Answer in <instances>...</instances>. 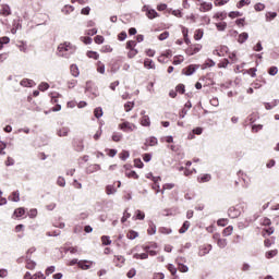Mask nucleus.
Listing matches in <instances>:
<instances>
[{
	"label": "nucleus",
	"instance_id": "f257e3e1",
	"mask_svg": "<svg viewBox=\"0 0 279 279\" xmlns=\"http://www.w3.org/2000/svg\"><path fill=\"white\" fill-rule=\"evenodd\" d=\"M57 51L60 58H69L70 56H73L75 51H77V47H75L73 44L69 41H65L58 46Z\"/></svg>",
	"mask_w": 279,
	"mask_h": 279
},
{
	"label": "nucleus",
	"instance_id": "f03ea898",
	"mask_svg": "<svg viewBox=\"0 0 279 279\" xmlns=\"http://www.w3.org/2000/svg\"><path fill=\"white\" fill-rule=\"evenodd\" d=\"M204 49V46L202 44H189L187 48L185 49L186 56H195L196 53H199Z\"/></svg>",
	"mask_w": 279,
	"mask_h": 279
},
{
	"label": "nucleus",
	"instance_id": "7ed1b4c3",
	"mask_svg": "<svg viewBox=\"0 0 279 279\" xmlns=\"http://www.w3.org/2000/svg\"><path fill=\"white\" fill-rule=\"evenodd\" d=\"M142 12H145V15L147 16V19H149L150 21H154V19H158L160 16V14L154 10L150 9L149 5L145 4L142 8Z\"/></svg>",
	"mask_w": 279,
	"mask_h": 279
},
{
	"label": "nucleus",
	"instance_id": "20e7f679",
	"mask_svg": "<svg viewBox=\"0 0 279 279\" xmlns=\"http://www.w3.org/2000/svg\"><path fill=\"white\" fill-rule=\"evenodd\" d=\"M119 130H122V132H134V130H136V124L125 121L119 124Z\"/></svg>",
	"mask_w": 279,
	"mask_h": 279
},
{
	"label": "nucleus",
	"instance_id": "39448f33",
	"mask_svg": "<svg viewBox=\"0 0 279 279\" xmlns=\"http://www.w3.org/2000/svg\"><path fill=\"white\" fill-rule=\"evenodd\" d=\"M85 90L86 93H90L93 97H99V90L96 88L95 84H93V82L90 81H87Z\"/></svg>",
	"mask_w": 279,
	"mask_h": 279
},
{
	"label": "nucleus",
	"instance_id": "423d86ee",
	"mask_svg": "<svg viewBox=\"0 0 279 279\" xmlns=\"http://www.w3.org/2000/svg\"><path fill=\"white\" fill-rule=\"evenodd\" d=\"M92 265H95V262L83 259L77 263V267H80V269H83V271H88Z\"/></svg>",
	"mask_w": 279,
	"mask_h": 279
},
{
	"label": "nucleus",
	"instance_id": "0eeeda50",
	"mask_svg": "<svg viewBox=\"0 0 279 279\" xmlns=\"http://www.w3.org/2000/svg\"><path fill=\"white\" fill-rule=\"evenodd\" d=\"M213 250V244H203L198 248V256H206V254H210Z\"/></svg>",
	"mask_w": 279,
	"mask_h": 279
},
{
	"label": "nucleus",
	"instance_id": "6e6552de",
	"mask_svg": "<svg viewBox=\"0 0 279 279\" xmlns=\"http://www.w3.org/2000/svg\"><path fill=\"white\" fill-rule=\"evenodd\" d=\"M0 16H11L12 15V9L8 4H1L0 5Z\"/></svg>",
	"mask_w": 279,
	"mask_h": 279
},
{
	"label": "nucleus",
	"instance_id": "1a4fd4ad",
	"mask_svg": "<svg viewBox=\"0 0 279 279\" xmlns=\"http://www.w3.org/2000/svg\"><path fill=\"white\" fill-rule=\"evenodd\" d=\"M228 216L231 218V219H236V217H240L241 216V210L236 209V207H230L228 209Z\"/></svg>",
	"mask_w": 279,
	"mask_h": 279
},
{
	"label": "nucleus",
	"instance_id": "9d476101",
	"mask_svg": "<svg viewBox=\"0 0 279 279\" xmlns=\"http://www.w3.org/2000/svg\"><path fill=\"white\" fill-rule=\"evenodd\" d=\"M20 84L26 88H34V86H36V82L29 78L22 80Z\"/></svg>",
	"mask_w": 279,
	"mask_h": 279
},
{
	"label": "nucleus",
	"instance_id": "9b49d317",
	"mask_svg": "<svg viewBox=\"0 0 279 279\" xmlns=\"http://www.w3.org/2000/svg\"><path fill=\"white\" fill-rule=\"evenodd\" d=\"M213 10V4L210 2H201L199 12H210Z\"/></svg>",
	"mask_w": 279,
	"mask_h": 279
},
{
	"label": "nucleus",
	"instance_id": "f8f14e48",
	"mask_svg": "<svg viewBox=\"0 0 279 279\" xmlns=\"http://www.w3.org/2000/svg\"><path fill=\"white\" fill-rule=\"evenodd\" d=\"M228 53V47L221 46L219 49L214 50V56H226Z\"/></svg>",
	"mask_w": 279,
	"mask_h": 279
},
{
	"label": "nucleus",
	"instance_id": "ddd939ff",
	"mask_svg": "<svg viewBox=\"0 0 279 279\" xmlns=\"http://www.w3.org/2000/svg\"><path fill=\"white\" fill-rule=\"evenodd\" d=\"M26 269H36V262L32 260V256H26Z\"/></svg>",
	"mask_w": 279,
	"mask_h": 279
},
{
	"label": "nucleus",
	"instance_id": "4468645a",
	"mask_svg": "<svg viewBox=\"0 0 279 279\" xmlns=\"http://www.w3.org/2000/svg\"><path fill=\"white\" fill-rule=\"evenodd\" d=\"M141 125H143V128H149V125H151V120L149 119V116L142 117Z\"/></svg>",
	"mask_w": 279,
	"mask_h": 279
},
{
	"label": "nucleus",
	"instance_id": "2eb2a0df",
	"mask_svg": "<svg viewBox=\"0 0 279 279\" xmlns=\"http://www.w3.org/2000/svg\"><path fill=\"white\" fill-rule=\"evenodd\" d=\"M69 132H71V130L66 126H63L57 131V134H58V136H61V137L69 136Z\"/></svg>",
	"mask_w": 279,
	"mask_h": 279
},
{
	"label": "nucleus",
	"instance_id": "dca6fc26",
	"mask_svg": "<svg viewBox=\"0 0 279 279\" xmlns=\"http://www.w3.org/2000/svg\"><path fill=\"white\" fill-rule=\"evenodd\" d=\"M210 66H215V61L207 59L204 64L201 65V69L204 71L206 69H210Z\"/></svg>",
	"mask_w": 279,
	"mask_h": 279
},
{
	"label": "nucleus",
	"instance_id": "f3484780",
	"mask_svg": "<svg viewBox=\"0 0 279 279\" xmlns=\"http://www.w3.org/2000/svg\"><path fill=\"white\" fill-rule=\"evenodd\" d=\"M204 38V29L198 28L194 32V40H202Z\"/></svg>",
	"mask_w": 279,
	"mask_h": 279
},
{
	"label": "nucleus",
	"instance_id": "a211bd4d",
	"mask_svg": "<svg viewBox=\"0 0 279 279\" xmlns=\"http://www.w3.org/2000/svg\"><path fill=\"white\" fill-rule=\"evenodd\" d=\"M250 38V35L247 33H241L238 36V43H240V45H243V43H245V40H247Z\"/></svg>",
	"mask_w": 279,
	"mask_h": 279
},
{
	"label": "nucleus",
	"instance_id": "6ab92c4d",
	"mask_svg": "<svg viewBox=\"0 0 279 279\" xmlns=\"http://www.w3.org/2000/svg\"><path fill=\"white\" fill-rule=\"evenodd\" d=\"M75 10V8L73 5L66 4L62 8L61 12L65 15L71 14V12H73Z\"/></svg>",
	"mask_w": 279,
	"mask_h": 279
},
{
	"label": "nucleus",
	"instance_id": "aec40b11",
	"mask_svg": "<svg viewBox=\"0 0 279 279\" xmlns=\"http://www.w3.org/2000/svg\"><path fill=\"white\" fill-rule=\"evenodd\" d=\"M250 3H252V0H240L239 2H236V8L238 10H241V8H245V5H250Z\"/></svg>",
	"mask_w": 279,
	"mask_h": 279
},
{
	"label": "nucleus",
	"instance_id": "412c9836",
	"mask_svg": "<svg viewBox=\"0 0 279 279\" xmlns=\"http://www.w3.org/2000/svg\"><path fill=\"white\" fill-rule=\"evenodd\" d=\"M189 228H191V222L184 221L183 226L179 229L180 234H184V232H186V230H189Z\"/></svg>",
	"mask_w": 279,
	"mask_h": 279
},
{
	"label": "nucleus",
	"instance_id": "4be33fe9",
	"mask_svg": "<svg viewBox=\"0 0 279 279\" xmlns=\"http://www.w3.org/2000/svg\"><path fill=\"white\" fill-rule=\"evenodd\" d=\"M138 232L134 230H130L126 234V239H130V241H134V239H137Z\"/></svg>",
	"mask_w": 279,
	"mask_h": 279
},
{
	"label": "nucleus",
	"instance_id": "5701e85b",
	"mask_svg": "<svg viewBox=\"0 0 279 279\" xmlns=\"http://www.w3.org/2000/svg\"><path fill=\"white\" fill-rule=\"evenodd\" d=\"M112 141L114 142V143H120V141L123 138V134L122 133H119V132H114L113 134H112Z\"/></svg>",
	"mask_w": 279,
	"mask_h": 279
},
{
	"label": "nucleus",
	"instance_id": "b1692460",
	"mask_svg": "<svg viewBox=\"0 0 279 279\" xmlns=\"http://www.w3.org/2000/svg\"><path fill=\"white\" fill-rule=\"evenodd\" d=\"M218 247H220V250H225V247L228 246V240L227 239H219L217 242Z\"/></svg>",
	"mask_w": 279,
	"mask_h": 279
},
{
	"label": "nucleus",
	"instance_id": "393cba45",
	"mask_svg": "<svg viewBox=\"0 0 279 279\" xmlns=\"http://www.w3.org/2000/svg\"><path fill=\"white\" fill-rule=\"evenodd\" d=\"M94 116L96 117V119H101V117H104V109H101V107H97L94 110Z\"/></svg>",
	"mask_w": 279,
	"mask_h": 279
},
{
	"label": "nucleus",
	"instance_id": "a878e982",
	"mask_svg": "<svg viewBox=\"0 0 279 279\" xmlns=\"http://www.w3.org/2000/svg\"><path fill=\"white\" fill-rule=\"evenodd\" d=\"M106 193L107 195H114V193H117V187H114V185H107Z\"/></svg>",
	"mask_w": 279,
	"mask_h": 279
},
{
	"label": "nucleus",
	"instance_id": "bb28decb",
	"mask_svg": "<svg viewBox=\"0 0 279 279\" xmlns=\"http://www.w3.org/2000/svg\"><path fill=\"white\" fill-rule=\"evenodd\" d=\"M218 32H226V27H228V23L219 22L216 24Z\"/></svg>",
	"mask_w": 279,
	"mask_h": 279
},
{
	"label": "nucleus",
	"instance_id": "cd10ccee",
	"mask_svg": "<svg viewBox=\"0 0 279 279\" xmlns=\"http://www.w3.org/2000/svg\"><path fill=\"white\" fill-rule=\"evenodd\" d=\"M144 66H145V69H156L154 61L150 59H146L144 61Z\"/></svg>",
	"mask_w": 279,
	"mask_h": 279
},
{
	"label": "nucleus",
	"instance_id": "c85d7f7f",
	"mask_svg": "<svg viewBox=\"0 0 279 279\" xmlns=\"http://www.w3.org/2000/svg\"><path fill=\"white\" fill-rule=\"evenodd\" d=\"M213 180V177L210 174H204L201 178H198V182L204 183V182H210Z\"/></svg>",
	"mask_w": 279,
	"mask_h": 279
},
{
	"label": "nucleus",
	"instance_id": "c756f323",
	"mask_svg": "<svg viewBox=\"0 0 279 279\" xmlns=\"http://www.w3.org/2000/svg\"><path fill=\"white\" fill-rule=\"evenodd\" d=\"M233 230H234V228L232 226L225 228L222 231L223 236H230V234H232Z\"/></svg>",
	"mask_w": 279,
	"mask_h": 279
},
{
	"label": "nucleus",
	"instance_id": "7c9ffc66",
	"mask_svg": "<svg viewBox=\"0 0 279 279\" xmlns=\"http://www.w3.org/2000/svg\"><path fill=\"white\" fill-rule=\"evenodd\" d=\"M230 0H214V5H216V8H221V5H226V3H229Z\"/></svg>",
	"mask_w": 279,
	"mask_h": 279
},
{
	"label": "nucleus",
	"instance_id": "2f4dec72",
	"mask_svg": "<svg viewBox=\"0 0 279 279\" xmlns=\"http://www.w3.org/2000/svg\"><path fill=\"white\" fill-rule=\"evenodd\" d=\"M174 187H175V184H173V183H166L162 186L161 193L165 194V191H171V189H174Z\"/></svg>",
	"mask_w": 279,
	"mask_h": 279
},
{
	"label": "nucleus",
	"instance_id": "473e14b6",
	"mask_svg": "<svg viewBox=\"0 0 279 279\" xmlns=\"http://www.w3.org/2000/svg\"><path fill=\"white\" fill-rule=\"evenodd\" d=\"M239 16H243V13H241L239 11H231L229 13V19H239Z\"/></svg>",
	"mask_w": 279,
	"mask_h": 279
},
{
	"label": "nucleus",
	"instance_id": "72a5a7b5",
	"mask_svg": "<svg viewBox=\"0 0 279 279\" xmlns=\"http://www.w3.org/2000/svg\"><path fill=\"white\" fill-rule=\"evenodd\" d=\"M14 215H15V217H23V215H25V208L20 207L17 209H15Z\"/></svg>",
	"mask_w": 279,
	"mask_h": 279
},
{
	"label": "nucleus",
	"instance_id": "f704fd0d",
	"mask_svg": "<svg viewBox=\"0 0 279 279\" xmlns=\"http://www.w3.org/2000/svg\"><path fill=\"white\" fill-rule=\"evenodd\" d=\"M102 245H111L112 240H110V236L108 235H102L101 236Z\"/></svg>",
	"mask_w": 279,
	"mask_h": 279
},
{
	"label": "nucleus",
	"instance_id": "c9c22d12",
	"mask_svg": "<svg viewBox=\"0 0 279 279\" xmlns=\"http://www.w3.org/2000/svg\"><path fill=\"white\" fill-rule=\"evenodd\" d=\"M135 219H138L140 221H143V219H145V213L141 211L140 209L135 211Z\"/></svg>",
	"mask_w": 279,
	"mask_h": 279
},
{
	"label": "nucleus",
	"instance_id": "e433bc0d",
	"mask_svg": "<svg viewBox=\"0 0 279 279\" xmlns=\"http://www.w3.org/2000/svg\"><path fill=\"white\" fill-rule=\"evenodd\" d=\"M147 144H148L150 147H154V146L158 145V138H156V137H149V138L147 140Z\"/></svg>",
	"mask_w": 279,
	"mask_h": 279
},
{
	"label": "nucleus",
	"instance_id": "4c0bfd02",
	"mask_svg": "<svg viewBox=\"0 0 279 279\" xmlns=\"http://www.w3.org/2000/svg\"><path fill=\"white\" fill-rule=\"evenodd\" d=\"M38 89L41 90V93H45V90H49V83H40Z\"/></svg>",
	"mask_w": 279,
	"mask_h": 279
},
{
	"label": "nucleus",
	"instance_id": "58836bf2",
	"mask_svg": "<svg viewBox=\"0 0 279 279\" xmlns=\"http://www.w3.org/2000/svg\"><path fill=\"white\" fill-rule=\"evenodd\" d=\"M276 16H278V13L268 12V13H266V21H274V19H276Z\"/></svg>",
	"mask_w": 279,
	"mask_h": 279
},
{
	"label": "nucleus",
	"instance_id": "ea45409f",
	"mask_svg": "<svg viewBox=\"0 0 279 279\" xmlns=\"http://www.w3.org/2000/svg\"><path fill=\"white\" fill-rule=\"evenodd\" d=\"M175 92H177V93H180L181 95H184V93L186 92L184 84H179V85L175 87Z\"/></svg>",
	"mask_w": 279,
	"mask_h": 279
},
{
	"label": "nucleus",
	"instance_id": "a19ab883",
	"mask_svg": "<svg viewBox=\"0 0 279 279\" xmlns=\"http://www.w3.org/2000/svg\"><path fill=\"white\" fill-rule=\"evenodd\" d=\"M183 38L185 45H191V39H189V29H183Z\"/></svg>",
	"mask_w": 279,
	"mask_h": 279
},
{
	"label": "nucleus",
	"instance_id": "79ce46f5",
	"mask_svg": "<svg viewBox=\"0 0 279 279\" xmlns=\"http://www.w3.org/2000/svg\"><path fill=\"white\" fill-rule=\"evenodd\" d=\"M182 62H184L183 56H177L173 58V64H182Z\"/></svg>",
	"mask_w": 279,
	"mask_h": 279
},
{
	"label": "nucleus",
	"instance_id": "37998d69",
	"mask_svg": "<svg viewBox=\"0 0 279 279\" xmlns=\"http://www.w3.org/2000/svg\"><path fill=\"white\" fill-rule=\"evenodd\" d=\"M126 178H133V180H138V174L136 171L125 172Z\"/></svg>",
	"mask_w": 279,
	"mask_h": 279
},
{
	"label": "nucleus",
	"instance_id": "c03bdc74",
	"mask_svg": "<svg viewBox=\"0 0 279 279\" xmlns=\"http://www.w3.org/2000/svg\"><path fill=\"white\" fill-rule=\"evenodd\" d=\"M104 36L101 35H97L95 38H94V43H96V45H104Z\"/></svg>",
	"mask_w": 279,
	"mask_h": 279
},
{
	"label": "nucleus",
	"instance_id": "a18cd8bd",
	"mask_svg": "<svg viewBox=\"0 0 279 279\" xmlns=\"http://www.w3.org/2000/svg\"><path fill=\"white\" fill-rule=\"evenodd\" d=\"M254 10H255L256 12H263V10H265V4L258 2V3H256V4L254 5Z\"/></svg>",
	"mask_w": 279,
	"mask_h": 279
},
{
	"label": "nucleus",
	"instance_id": "49530a36",
	"mask_svg": "<svg viewBox=\"0 0 279 279\" xmlns=\"http://www.w3.org/2000/svg\"><path fill=\"white\" fill-rule=\"evenodd\" d=\"M168 270L170 271V274L172 276H175V274H178V268H175V266L173 264L168 265Z\"/></svg>",
	"mask_w": 279,
	"mask_h": 279
},
{
	"label": "nucleus",
	"instance_id": "de8ad7c7",
	"mask_svg": "<svg viewBox=\"0 0 279 279\" xmlns=\"http://www.w3.org/2000/svg\"><path fill=\"white\" fill-rule=\"evenodd\" d=\"M132 108H134V102L133 101H129L124 105L125 112H131Z\"/></svg>",
	"mask_w": 279,
	"mask_h": 279
},
{
	"label": "nucleus",
	"instance_id": "09e8293b",
	"mask_svg": "<svg viewBox=\"0 0 279 279\" xmlns=\"http://www.w3.org/2000/svg\"><path fill=\"white\" fill-rule=\"evenodd\" d=\"M87 56L89 58H92L93 60H99V53L95 52V51H88Z\"/></svg>",
	"mask_w": 279,
	"mask_h": 279
},
{
	"label": "nucleus",
	"instance_id": "8fccbe9b",
	"mask_svg": "<svg viewBox=\"0 0 279 279\" xmlns=\"http://www.w3.org/2000/svg\"><path fill=\"white\" fill-rule=\"evenodd\" d=\"M50 97H51V104H58V97H60V94L51 93Z\"/></svg>",
	"mask_w": 279,
	"mask_h": 279
},
{
	"label": "nucleus",
	"instance_id": "3c124183",
	"mask_svg": "<svg viewBox=\"0 0 279 279\" xmlns=\"http://www.w3.org/2000/svg\"><path fill=\"white\" fill-rule=\"evenodd\" d=\"M57 184H58V186L64 187V186H66V180H64V178H62V177H59L57 180Z\"/></svg>",
	"mask_w": 279,
	"mask_h": 279
},
{
	"label": "nucleus",
	"instance_id": "603ef678",
	"mask_svg": "<svg viewBox=\"0 0 279 279\" xmlns=\"http://www.w3.org/2000/svg\"><path fill=\"white\" fill-rule=\"evenodd\" d=\"M217 226H220L221 228H226V226H228V219H223V218L219 219L217 221Z\"/></svg>",
	"mask_w": 279,
	"mask_h": 279
},
{
	"label": "nucleus",
	"instance_id": "864d4df0",
	"mask_svg": "<svg viewBox=\"0 0 279 279\" xmlns=\"http://www.w3.org/2000/svg\"><path fill=\"white\" fill-rule=\"evenodd\" d=\"M31 279H47L43 272H36L31 277Z\"/></svg>",
	"mask_w": 279,
	"mask_h": 279
},
{
	"label": "nucleus",
	"instance_id": "5fc2aeb1",
	"mask_svg": "<svg viewBox=\"0 0 279 279\" xmlns=\"http://www.w3.org/2000/svg\"><path fill=\"white\" fill-rule=\"evenodd\" d=\"M167 38H169V32H168V31H165L163 33H161V34L158 36V39H159V40H167Z\"/></svg>",
	"mask_w": 279,
	"mask_h": 279
},
{
	"label": "nucleus",
	"instance_id": "6e6d98bb",
	"mask_svg": "<svg viewBox=\"0 0 279 279\" xmlns=\"http://www.w3.org/2000/svg\"><path fill=\"white\" fill-rule=\"evenodd\" d=\"M179 271H181V274H186V271H189V266L179 264Z\"/></svg>",
	"mask_w": 279,
	"mask_h": 279
},
{
	"label": "nucleus",
	"instance_id": "4d7b16f0",
	"mask_svg": "<svg viewBox=\"0 0 279 279\" xmlns=\"http://www.w3.org/2000/svg\"><path fill=\"white\" fill-rule=\"evenodd\" d=\"M120 158H121L122 160H125L126 158H130V151H128V150H122V151L120 153Z\"/></svg>",
	"mask_w": 279,
	"mask_h": 279
},
{
	"label": "nucleus",
	"instance_id": "13d9d810",
	"mask_svg": "<svg viewBox=\"0 0 279 279\" xmlns=\"http://www.w3.org/2000/svg\"><path fill=\"white\" fill-rule=\"evenodd\" d=\"M215 19H219L220 21H223L227 17V14L223 12H218L214 16Z\"/></svg>",
	"mask_w": 279,
	"mask_h": 279
},
{
	"label": "nucleus",
	"instance_id": "bf43d9fd",
	"mask_svg": "<svg viewBox=\"0 0 279 279\" xmlns=\"http://www.w3.org/2000/svg\"><path fill=\"white\" fill-rule=\"evenodd\" d=\"M134 165L137 169H143V167H145V165L143 163V161L141 159H135Z\"/></svg>",
	"mask_w": 279,
	"mask_h": 279
},
{
	"label": "nucleus",
	"instance_id": "052dcab7",
	"mask_svg": "<svg viewBox=\"0 0 279 279\" xmlns=\"http://www.w3.org/2000/svg\"><path fill=\"white\" fill-rule=\"evenodd\" d=\"M138 54V50H136L135 48H132L129 50V58H134Z\"/></svg>",
	"mask_w": 279,
	"mask_h": 279
},
{
	"label": "nucleus",
	"instance_id": "680f3d73",
	"mask_svg": "<svg viewBox=\"0 0 279 279\" xmlns=\"http://www.w3.org/2000/svg\"><path fill=\"white\" fill-rule=\"evenodd\" d=\"M12 195H13L12 202H21V196L19 194V191L13 192Z\"/></svg>",
	"mask_w": 279,
	"mask_h": 279
},
{
	"label": "nucleus",
	"instance_id": "e2e57ef3",
	"mask_svg": "<svg viewBox=\"0 0 279 279\" xmlns=\"http://www.w3.org/2000/svg\"><path fill=\"white\" fill-rule=\"evenodd\" d=\"M134 47H136V41H134V40H129L128 43H126V49H134Z\"/></svg>",
	"mask_w": 279,
	"mask_h": 279
},
{
	"label": "nucleus",
	"instance_id": "0e129e2a",
	"mask_svg": "<svg viewBox=\"0 0 279 279\" xmlns=\"http://www.w3.org/2000/svg\"><path fill=\"white\" fill-rule=\"evenodd\" d=\"M278 254V251L274 250V251H269L266 253V258H274V256H276Z\"/></svg>",
	"mask_w": 279,
	"mask_h": 279
},
{
	"label": "nucleus",
	"instance_id": "69168bd1",
	"mask_svg": "<svg viewBox=\"0 0 279 279\" xmlns=\"http://www.w3.org/2000/svg\"><path fill=\"white\" fill-rule=\"evenodd\" d=\"M81 40L84 45H90L93 43V38L90 37H81Z\"/></svg>",
	"mask_w": 279,
	"mask_h": 279
},
{
	"label": "nucleus",
	"instance_id": "338daca9",
	"mask_svg": "<svg viewBox=\"0 0 279 279\" xmlns=\"http://www.w3.org/2000/svg\"><path fill=\"white\" fill-rule=\"evenodd\" d=\"M128 278H134L136 276V269L132 268L126 274Z\"/></svg>",
	"mask_w": 279,
	"mask_h": 279
},
{
	"label": "nucleus",
	"instance_id": "774afa93",
	"mask_svg": "<svg viewBox=\"0 0 279 279\" xmlns=\"http://www.w3.org/2000/svg\"><path fill=\"white\" fill-rule=\"evenodd\" d=\"M154 279H165V274L157 272V274L154 275Z\"/></svg>",
	"mask_w": 279,
	"mask_h": 279
}]
</instances>
